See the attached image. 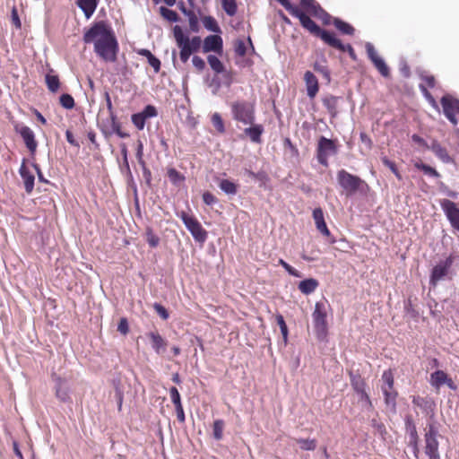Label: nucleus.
Segmentation results:
<instances>
[{
  "label": "nucleus",
  "instance_id": "2eb2a0df",
  "mask_svg": "<svg viewBox=\"0 0 459 459\" xmlns=\"http://www.w3.org/2000/svg\"><path fill=\"white\" fill-rule=\"evenodd\" d=\"M157 116V108L153 105H147L141 112L133 114L131 120L138 130H143L145 126L146 119L152 118Z\"/></svg>",
  "mask_w": 459,
  "mask_h": 459
},
{
  "label": "nucleus",
  "instance_id": "3c124183",
  "mask_svg": "<svg viewBox=\"0 0 459 459\" xmlns=\"http://www.w3.org/2000/svg\"><path fill=\"white\" fill-rule=\"evenodd\" d=\"M314 70L316 73H319L323 75V77L327 81L330 82L331 76H330V71L328 67L323 64H320L318 62H316L313 65Z\"/></svg>",
  "mask_w": 459,
  "mask_h": 459
},
{
  "label": "nucleus",
  "instance_id": "bf43d9fd",
  "mask_svg": "<svg viewBox=\"0 0 459 459\" xmlns=\"http://www.w3.org/2000/svg\"><path fill=\"white\" fill-rule=\"evenodd\" d=\"M169 395L174 406L181 405V396L177 387L172 386L169 388Z\"/></svg>",
  "mask_w": 459,
  "mask_h": 459
},
{
  "label": "nucleus",
  "instance_id": "e2e57ef3",
  "mask_svg": "<svg viewBox=\"0 0 459 459\" xmlns=\"http://www.w3.org/2000/svg\"><path fill=\"white\" fill-rule=\"evenodd\" d=\"M117 331L124 335L128 333L129 324L126 317L120 318L119 323L117 325Z\"/></svg>",
  "mask_w": 459,
  "mask_h": 459
},
{
  "label": "nucleus",
  "instance_id": "39448f33",
  "mask_svg": "<svg viewBox=\"0 0 459 459\" xmlns=\"http://www.w3.org/2000/svg\"><path fill=\"white\" fill-rule=\"evenodd\" d=\"M299 20L303 28L314 36L320 38L325 44L333 32L321 29L307 14L299 10L294 16Z\"/></svg>",
  "mask_w": 459,
  "mask_h": 459
},
{
  "label": "nucleus",
  "instance_id": "7ed1b4c3",
  "mask_svg": "<svg viewBox=\"0 0 459 459\" xmlns=\"http://www.w3.org/2000/svg\"><path fill=\"white\" fill-rule=\"evenodd\" d=\"M232 118L245 126L255 121V104L247 100H236L230 104Z\"/></svg>",
  "mask_w": 459,
  "mask_h": 459
},
{
  "label": "nucleus",
  "instance_id": "4c0bfd02",
  "mask_svg": "<svg viewBox=\"0 0 459 459\" xmlns=\"http://www.w3.org/2000/svg\"><path fill=\"white\" fill-rule=\"evenodd\" d=\"M300 4L314 16L316 15V13L319 12V9H322L320 4L315 0H301Z\"/></svg>",
  "mask_w": 459,
  "mask_h": 459
},
{
  "label": "nucleus",
  "instance_id": "f8f14e48",
  "mask_svg": "<svg viewBox=\"0 0 459 459\" xmlns=\"http://www.w3.org/2000/svg\"><path fill=\"white\" fill-rule=\"evenodd\" d=\"M366 52L369 60L373 63L374 66L377 69L383 77H388L390 71L385 60L377 55V50L372 43L367 42L365 44Z\"/></svg>",
  "mask_w": 459,
  "mask_h": 459
},
{
  "label": "nucleus",
  "instance_id": "1a4fd4ad",
  "mask_svg": "<svg viewBox=\"0 0 459 459\" xmlns=\"http://www.w3.org/2000/svg\"><path fill=\"white\" fill-rule=\"evenodd\" d=\"M445 117L454 126L458 124L456 113H459V100L449 95H445L440 100Z\"/></svg>",
  "mask_w": 459,
  "mask_h": 459
},
{
  "label": "nucleus",
  "instance_id": "e433bc0d",
  "mask_svg": "<svg viewBox=\"0 0 459 459\" xmlns=\"http://www.w3.org/2000/svg\"><path fill=\"white\" fill-rule=\"evenodd\" d=\"M296 442L299 445L300 449L304 451H314L316 448V440L309 438H298Z\"/></svg>",
  "mask_w": 459,
  "mask_h": 459
},
{
  "label": "nucleus",
  "instance_id": "0eeeda50",
  "mask_svg": "<svg viewBox=\"0 0 459 459\" xmlns=\"http://www.w3.org/2000/svg\"><path fill=\"white\" fill-rule=\"evenodd\" d=\"M337 147L332 139L321 136L316 148V159L323 166H328V158L336 154Z\"/></svg>",
  "mask_w": 459,
  "mask_h": 459
},
{
  "label": "nucleus",
  "instance_id": "79ce46f5",
  "mask_svg": "<svg viewBox=\"0 0 459 459\" xmlns=\"http://www.w3.org/2000/svg\"><path fill=\"white\" fill-rule=\"evenodd\" d=\"M416 168L420 170H421L425 175L432 178H439L440 174L431 166L425 164V163H417Z\"/></svg>",
  "mask_w": 459,
  "mask_h": 459
},
{
  "label": "nucleus",
  "instance_id": "2f4dec72",
  "mask_svg": "<svg viewBox=\"0 0 459 459\" xmlns=\"http://www.w3.org/2000/svg\"><path fill=\"white\" fill-rule=\"evenodd\" d=\"M333 23L334 27L344 35H353L355 29L348 22L342 21L340 18H333Z\"/></svg>",
  "mask_w": 459,
  "mask_h": 459
},
{
  "label": "nucleus",
  "instance_id": "aec40b11",
  "mask_svg": "<svg viewBox=\"0 0 459 459\" xmlns=\"http://www.w3.org/2000/svg\"><path fill=\"white\" fill-rule=\"evenodd\" d=\"M326 44L332 48H334L342 52H347L352 60L357 59L354 48L350 44H343L339 39H337L334 33L332 34Z\"/></svg>",
  "mask_w": 459,
  "mask_h": 459
},
{
  "label": "nucleus",
  "instance_id": "a211bd4d",
  "mask_svg": "<svg viewBox=\"0 0 459 459\" xmlns=\"http://www.w3.org/2000/svg\"><path fill=\"white\" fill-rule=\"evenodd\" d=\"M223 48V40L219 35H209L204 40L203 50L204 52H217L221 53Z\"/></svg>",
  "mask_w": 459,
  "mask_h": 459
},
{
  "label": "nucleus",
  "instance_id": "49530a36",
  "mask_svg": "<svg viewBox=\"0 0 459 459\" xmlns=\"http://www.w3.org/2000/svg\"><path fill=\"white\" fill-rule=\"evenodd\" d=\"M247 45L244 39H238L234 42V52L238 56H244L247 54Z\"/></svg>",
  "mask_w": 459,
  "mask_h": 459
},
{
  "label": "nucleus",
  "instance_id": "473e14b6",
  "mask_svg": "<svg viewBox=\"0 0 459 459\" xmlns=\"http://www.w3.org/2000/svg\"><path fill=\"white\" fill-rule=\"evenodd\" d=\"M219 187L223 193L229 195H235L238 192L237 185L229 179H221L219 182Z\"/></svg>",
  "mask_w": 459,
  "mask_h": 459
},
{
  "label": "nucleus",
  "instance_id": "f03ea898",
  "mask_svg": "<svg viewBox=\"0 0 459 459\" xmlns=\"http://www.w3.org/2000/svg\"><path fill=\"white\" fill-rule=\"evenodd\" d=\"M337 181L340 186L344 190L347 196H351L356 192L365 194L368 189V186L364 180L344 169L338 171Z\"/></svg>",
  "mask_w": 459,
  "mask_h": 459
},
{
  "label": "nucleus",
  "instance_id": "de8ad7c7",
  "mask_svg": "<svg viewBox=\"0 0 459 459\" xmlns=\"http://www.w3.org/2000/svg\"><path fill=\"white\" fill-rule=\"evenodd\" d=\"M59 100L62 107L66 109H72L75 105L73 96L68 93H63L60 96Z\"/></svg>",
  "mask_w": 459,
  "mask_h": 459
},
{
  "label": "nucleus",
  "instance_id": "37998d69",
  "mask_svg": "<svg viewBox=\"0 0 459 459\" xmlns=\"http://www.w3.org/2000/svg\"><path fill=\"white\" fill-rule=\"evenodd\" d=\"M380 159L382 163L394 174L397 179L402 180V175L399 172L396 164L393 160H389L386 156H381Z\"/></svg>",
  "mask_w": 459,
  "mask_h": 459
},
{
  "label": "nucleus",
  "instance_id": "09e8293b",
  "mask_svg": "<svg viewBox=\"0 0 459 459\" xmlns=\"http://www.w3.org/2000/svg\"><path fill=\"white\" fill-rule=\"evenodd\" d=\"M212 123L220 134L225 133V126L221 118V116L219 113H214L212 116Z\"/></svg>",
  "mask_w": 459,
  "mask_h": 459
},
{
  "label": "nucleus",
  "instance_id": "0e129e2a",
  "mask_svg": "<svg viewBox=\"0 0 459 459\" xmlns=\"http://www.w3.org/2000/svg\"><path fill=\"white\" fill-rule=\"evenodd\" d=\"M315 16L321 19L325 25H329L331 23L332 16L323 8L319 9V12L316 13Z\"/></svg>",
  "mask_w": 459,
  "mask_h": 459
},
{
  "label": "nucleus",
  "instance_id": "8fccbe9b",
  "mask_svg": "<svg viewBox=\"0 0 459 459\" xmlns=\"http://www.w3.org/2000/svg\"><path fill=\"white\" fill-rule=\"evenodd\" d=\"M173 34L178 47L183 45L184 41L188 38V36L185 35L182 28L178 25H176L173 28Z\"/></svg>",
  "mask_w": 459,
  "mask_h": 459
},
{
  "label": "nucleus",
  "instance_id": "c756f323",
  "mask_svg": "<svg viewBox=\"0 0 459 459\" xmlns=\"http://www.w3.org/2000/svg\"><path fill=\"white\" fill-rule=\"evenodd\" d=\"M202 44L201 38L199 36H195L191 39L187 38L183 45L178 47L179 48H184L188 50L190 53H195L200 49Z\"/></svg>",
  "mask_w": 459,
  "mask_h": 459
},
{
  "label": "nucleus",
  "instance_id": "dca6fc26",
  "mask_svg": "<svg viewBox=\"0 0 459 459\" xmlns=\"http://www.w3.org/2000/svg\"><path fill=\"white\" fill-rule=\"evenodd\" d=\"M146 336L150 339L154 352L157 355H163L167 350L168 342L157 331L149 332Z\"/></svg>",
  "mask_w": 459,
  "mask_h": 459
},
{
  "label": "nucleus",
  "instance_id": "864d4df0",
  "mask_svg": "<svg viewBox=\"0 0 459 459\" xmlns=\"http://www.w3.org/2000/svg\"><path fill=\"white\" fill-rule=\"evenodd\" d=\"M278 264L280 265H281L290 275H291L293 277H297V278H301L302 277V274L298 270H296L294 267L290 265L283 259L280 258L279 261H278Z\"/></svg>",
  "mask_w": 459,
  "mask_h": 459
},
{
  "label": "nucleus",
  "instance_id": "bb28decb",
  "mask_svg": "<svg viewBox=\"0 0 459 459\" xmlns=\"http://www.w3.org/2000/svg\"><path fill=\"white\" fill-rule=\"evenodd\" d=\"M430 150L444 163H450L452 161V159L447 153L446 148H444L438 142L434 141L431 143Z\"/></svg>",
  "mask_w": 459,
  "mask_h": 459
},
{
  "label": "nucleus",
  "instance_id": "9d476101",
  "mask_svg": "<svg viewBox=\"0 0 459 459\" xmlns=\"http://www.w3.org/2000/svg\"><path fill=\"white\" fill-rule=\"evenodd\" d=\"M14 131L22 138L30 154L34 155L38 143L32 129L22 123H17L14 125Z\"/></svg>",
  "mask_w": 459,
  "mask_h": 459
},
{
  "label": "nucleus",
  "instance_id": "6e6552de",
  "mask_svg": "<svg viewBox=\"0 0 459 459\" xmlns=\"http://www.w3.org/2000/svg\"><path fill=\"white\" fill-rule=\"evenodd\" d=\"M453 265V258L446 257L439 261L433 268L430 273L429 284L435 287L440 281H444L448 275Z\"/></svg>",
  "mask_w": 459,
  "mask_h": 459
},
{
  "label": "nucleus",
  "instance_id": "9b49d317",
  "mask_svg": "<svg viewBox=\"0 0 459 459\" xmlns=\"http://www.w3.org/2000/svg\"><path fill=\"white\" fill-rule=\"evenodd\" d=\"M52 379L54 382L56 397L62 403L71 402V389L68 381L55 373L52 374Z\"/></svg>",
  "mask_w": 459,
  "mask_h": 459
},
{
  "label": "nucleus",
  "instance_id": "69168bd1",
  "mask_svg": "<svg viewBox=\"0 0 459 459\" xmlns=\"http://www.w3.org/2000/svg\"><path fill=\"white\" fill-rule=\"evenodd\" d=\"M203 201L206 205H213L218 202V199L210 192L203 194Z\"/></svg>",
  "mask_w": 459,
  "mask_h": 459
},
{
  "label": "nucleus",
  "instance_id": "72a5a7b5",
  "mask_svg": "<svg viewBox=\"0 0 459 459\" xmlns=\"http://www.w3.org/2000/svg\"><path fill=\"white\" fill-rule=\"evenodd\" d=\"M207 62L212 68V71H214L216 74H221L225 72V66L221 63V61L214 55H209L207 56Z\"/></svg>",
  "mask_w": 459,
  "mask_h": 459
},
{
  "label": "nucleus",
  "instance_id": "cd10ccee",
  "mask_svg": "<svg viewBox=\"0 0 459 459\" xmlns=\"http://www.w3.org/2000/svg\"><path fill=\"white\" fill-rule=\"evenodd\" d=\"M318 281L314 278H308L299 283V290L305 295L313 293L318 287Z\"/></svg>",
  "mask_w": 459,
  "mask_h": 459
},
{
  "label": "nucleus",
  "instance_id": "4d7b16f0",
  "mask_svg": "<svg viewBox=\"0 0 459 459\" xmlns=\"http://www.w3.org/2000/svg\"><path fill=\"white\" fill-rule=\"evenodd\" d=\"M146 240L151 247H156L160 243L159 237L153 233L152 229L147 230Z\"/></svg>",
  "mask_w": 459,
  "mask_h": 459
},
{
  "label": "nucleus",
  "instance_id": "4be33fe9",
  "mask_svg": "<svg viewBox=\"0 0 459 459\" xmlns=\"http://www.w3.org/2000/svg\"><path fill=\"white\" fill-rule=\"evenodd\" d=\"M249 126L244 129V134L249 137L251 142L260 143L262 142L261 136L264 132V126L253 122L248 125Z\"/></svg>",
  "mask_w": 459,
  "mask_h": 459
},
{
  "label": "nucleus",
  "instance_id": "6e6d98bb",
  "mask_svg": "<svg viewBox=\"0 0 459 459\" xmlns=\"http://www.w3.org/2000/svg\"><path fill=\"white\" fill-rule=\"evenodd\" d=\"M189 22V28L193 32H198L200 30L198 18L195 13H186Z\"/></svg>",
  "mask_w": 459,
  "mask_h": 459
},
{
  "label": "nucleus",
  "instance_id": "20e7f679",
  "mask_svg": "<svg viewBox=\"0 0 459 459\" xmlns=\"http://www.w3.org/2000/svg\"><path fill=\"white\" fill-rule=\"evenodd\" d=\"M328 307L324 301H317L312 313V320L316 338L324 341L328 333L327 312Z\"/></svg>",
  "mask_w": 459,
  "mask_h": 459
},
{
  "label": "nucleus",
  "instance_id": "393cba45",
  "mask_svg": "<svg viewBox=\"0 0 459 459\" xmlns=\"http://www.w3.org/2000/svg\"><path fill=\"white\" fill-rule=\"evenodd\" d=\"M341 97H336L333 95H328L323 98L322 102L324 107L327 109L328 113L333 117H336L338 114V103L341 100Z\"/></svg>",
  "mask_w": 459,
  "mask_h": 459
},
{
  "label": "nucleus",
  "instance_id": "a19ab883",
  "mask_svg": "<svg viewBox=\"0 0 459 459\" xmlns=\"http://www.w3.org/2000/svg\"><path fill=\"white\" fill-rule=\"evenodd\" d=\"M383 385L381 389H393L394 388V376L391 370H385L381 378Z\"/></svg>",
  "mask_w": 459,
  "mask_h": 459
},
{
  "label": "nucleus",
  "instance_id": "a18cd8bd",
  "mask_svg": "<svg viewBox=\"0 0 459 459\" xmlns=\"http://www.w3.org/2000/svg\"><path fill=\"white\" fill-rule=\"evenodd\" d=\"M224 421L222 420H216L213 422L212 430L213 437L216 440H221L223 436Z\"/></svg>",
  "mask_w": 459,
  "mask_h": 459
},
{
  "label": "nucleus",
  "instance_id": "f3484780",
  "mask_svg": "<svg viewBox=\"0 0 459 459\" xmlns=\"http://www.w3.org/2000/svg\"><path fill=\"white\" fill-rule=\"evenodd\" d=\"M405 429L410 438V446L413 449V453L417 455L419 452L418 443H419V435L416 429V425L413 422L412 419L410 416H406L405 420Z\"/></svg>",
  "mask_w": 459,
  "mask_h": 459
},
{
  "label": "nucleus",
  "instance_id": "774afa93",
  "mask_svg": "<svg viewBox=\"0 0 459 459\" xmlns=\"http://www.w3.org/2000/svg\"><path fill=\"white\" fill-rule=\"evenodd\" d=\"M147 61L148 64L153 68L155 73H158L160 70V61L154 55L151 56Z\"/></svg>",
  "mask_w": 459,
  "mask_h": 459
},
{
  "label": "nucleus",
  "instance_id": "680f3d73",
  "mask_svg": "<svg viewBox=\"0 0 459 459\" xmlns=\"http://www.w3.org/2000/svg\"><path fill=\"white\" fill-rule=\"evenodd\" d=\"M281 4L292 15L295 16L300 10L298 6L292 4L290 0H283Z\"/></svg>",
  "mask_w": 459,
  "mask_h": 459
},
{
  "label": "nucleus",
  "instance_id": "412c9836",
  "mask_svg": "<svg viewBox=\"0 0 459 459\" xmlns=\"http://www.w3.org/2000/svg\"><path fill=\"white\" fill-rule=\"evenodd\" d=\"M304 80L306 83L307 96L310 99H314L319 90L317 78L312 72L307 71L304 74Z\"/></svg>",
  "mask_w": 459,
  "mask_h": 459
},
{
  "label": "nucleus",
  "instance_id": "6ab92c4d",
  "mask_svg": "<svg viewBox=\"0 0 459 459\" xmlns=\"http://www.w3.org/2000/svg\"><path fill=\"white\" fill-rule=\"evenodd\" d=\"M19 173L23 181L25 192L28 195L31 194L34 188L35 177L26 167L24 160L19 169Z\"/></svg>",
  "mask_w": 459,
  "mask_h": 459
},
{
  "label": "nucleus",
  "instance_id": "13d9d810",
  "mask_svg": "<svg viewBox=\"0 0 459 459\" xmlns=\"http://www.w3.org/2000/svg\"><path fill=\"white\" fill-rule=\"evenodd\" d=\"M438 429L435 423H429L424 438H437Z\"/></svg>",
  "mask_w": 459,
  "mask_h": 459
},
{
  "label": "nucleus",
  "instance_id": "7c9ffc66",
  "mask_svg": "<svg viewBox=\"0 0 459 459\" xmlns=\"http://www.w3.org/2000/svg\"><path fill=\"white\" fill-rule=\"evenodd\" d=\"M448 376L443 370H436L430 375V383L431 385L439 388L441 385H445L447 381Z\"/></svg>",
  "mask_w": 459,
  "mask_h": 459
},
{
  "label": "nucleus",
  "instance_id": "ddd939ff",
  "mask_svg": "<svg viewBox=\"0 0 459 459\" xmlns=\"http://www.w3.org/2000/svg\"><path fill=\"white\" fill-rule=\"evenodd\" d=\"M440 207L450 222L452 228L459 231V208L449 199L440 201Z\"/></svg>",
  "mask_w": 459,
  "mask_h": 459
},
{
  "label": "nucleus",
  "instance_id": "b1692460",
  "mask_svg": "<svg viewBox=\"0 0 459 459\" xmlns=\"http://www.w3.org/2000/svg\"><path fill=\"white\" fill-rule=\"evenodd\" d=\"M425 439V454L429 459H440L438 452L439 443L437 438H424Z\"/></svg>",
  "mask_w": 459,
  "mask_h": 459
},
{
  "label": "nucleus",
  "instance_id": "f257e3e1",
  "mask_svg": "<svg viewBox=\"0 0 459 459\" xmlns=\"http://www.w3.org/2000/svg\"><path fill=\"white\" fill-rule=\"evenodd\" d=\"M86 44H94V52L103 61L114 63L119 50L112 28L105 22H97L83 34Z\"/></svg>",
  "mask_w": 459,
  "mask_h": 459
},
{
  "label": "nucleus",
  "instance_id": "ea45409f",
  "mask_svg": "<svg viewBox=\"0 0 459 459\" xmlns=\"http://www.w3.org/2000/svg\"><path fill=\"white\" fill-rule=\"evenodd\" d=\"M160 13L164 19L171 22H177L179 19L177 12L168 7H160Z\"/></svg>",
  "mask_w": 459,
  "mask_h": 459
},
{
  "label": "nucleus",
  "instance_id": "c9c22d12",
  "mask_svg": "<svg viewBox=\"0 0 459 459\" xmlns=\"http://www.w3.org/2000/svg\"><path fill=\"white\" fill-rule=\"evenodd\" d=\"M203 24H204V27L207 30H210V31H212L215 33L221 32V28L218 25V22H216V20L212 16H205L203 19Z\"/></svg>",
  "mask_w": 459,
  "mask_h": 459
},
{
  "label": "nucleus",
  "instance_id": "423d86ee",
  "mask_svg": "<svg viewBox=\"0 0 459 459\" xmlns=\"http://www.w3.org/2000/svg\"><path fill=\"white\" fill-rule=\"evenodd\" d=\"M178 217L181 219L186 228L190 231L193 238L199 241L204 242L207 238V232L203 229L201 223L194 217L189 216L186 212H178Z\"/></svg>",
  "mask_w": 459,
  "mask_h": 459
},
{
  "label": "nucleus",
  "instance_id": "338daca9",
  "mask_svg": "<svg viewBox=\"0 0 459 459\" xmlns=\"http://www.w3.org/2000/svg\"><path fill=\"white\" fill-rule=\"evenodd\" d=\"M192 63H193V65L198 71H203L205 68V62H204V60L202 57L198 56H193Z\"/></svg>",
  "mask_w": 459,
  "mask_h": 459
},
{
  "label": "nucleus",
  "instance_id": "603ef678",
  "mask_svg": "<svg viewBox=\"0 0 459 459\" xmlns=\"http://www.w3.org/2000/svg\"><path fill=\"white\" fill-rule=\"evenodd\" d=\"M276 322L281 329L282 338H283L284 342H286L287 339H288L289 331H288V327L285 323L284 317L281 314H278L276 316Z\"/></svg>",
  "mask_w": 459,
  "mask_h": 459
},
{
  "label": "nucleus",
  "instance_id": "5fc2aeb1",
  "mask_svg": "<svg viewBox=\"0 0 459 459\" xmlns=\"http://www.w3.org/2000/svg\"><path fill=\"white\" fill-rule=\"evenodd\" d=\"M412 403L414 405H416L425 411L430 410L431 405H432L430 401L427 400L426 398L420 397V396L413 397Z\"/></svg>",
  "mask_w": 459,
  "mask_h": 459
},
{
  "label": "nucleus",
  "instance_id": "f704fd0d",
  "mask_svg": "<svg viewBox=\"0 0 459 459\" xmlns=\"http://www.w3.org/2000/svg\"><path fill=\"white\" fill-rule=\"evenodd\" d=\"M45 81H46L48 89L51 92H56L58 91V89L60 87V82H59V78L57 75L47 74L45 76Z\"/></svg>",
  "mask_w": 459,
  "mask_h": 459
},
{
  "label": "nucleus",
  "instance_id": "5701e85b",
  "mask_svg": "<svg viewBox=\"0 0 459 459\" xmlns=\"http://www.w3.org/2000/svg\"><path fill=\"white\" fill-rule=\"evenodd\" d=\"M313 219L315 221L317 230L320 231L324 236L329 237L331 233L325 221L323 210L320 207L314 209Z\"/></svg>",
  "mask_w": 459,
  "mask_h": 459
},
{
  "label": "nucleus",
  "instance_id": "c85d7f7f",
  "mask_svg": "<svg viewBox=\"0 0 459 459\" xmlns=\"http://www.w3.org/2000/svg\"><path fill=\"white\" fill-rule=\"evenodd\" d=\"M385 403L394 413L396 412V397L397 392L393 389H382Z\"/></svg>",
  "mask_w": 459,
  "mask_h": 459
},
{
  "label": "nucleus",
  "instance_id": "c03bdc74",
  "mask_svg": "<svg viewBox=\"0 0 459 459\" xmlns=\"http://www.w3.org/2000/svg\"><path fill=\"white\" fill-rule=\"evenodd\" d=\"M168 177L170 182L175 186L185 180V177L174 168L168 169Z\"/></svg>",
  "mask_w": 459,
  "mask_h": 459
},
{
  "label": "nucleus",
  "instance_id": "a878e982",
  "mask_svg": "<svg viewBox=\"0 0 459 459\" xmlns=\"http://www.w3.org/2000/svg\"><path fill=\"white\" fill-rule=\"evenodd\" d=\"M78 7L82 11L85 17L89 19L95 12L98 0H77Z\"/></svg>",
  "mask_w": 459,
  "mask_h": 459
},
{
  "label": "nucleus",
  "instance_id": "4468645a",
  "mask_svg": "<svg viewBox=\"0 0 459 459\" xmlns=\"http://www.w3.org/2000/svg\"><path fill=\"white\" fill-rule=\"evenodd\" d=\"M351 382L354 391L359 397V402L361 403L362 406L367 410H371L372 403L368 394L366 392V385L364 380L359 376L351 375Z\"/></svg>",
  "mask_w": 459,
  "mask_h": 459
},
{
  "label": "nucleus",
  "instance_id": "052dcab7",
  "mask_svg": "<svg viewBox=\"0 0 459 459\" xmlns=\"http://www.w3.org/2000/svg\"><path fill=\"white\" fill-rule=\"evenodd\" d=\"M153 308L157 312V314L164 320L168 319L169 316V314L168 310L160 303H154Z\"/></svg>",
  "mask_w": 459,
  "mask_h": 459
},
{
  "label": "nucleus",
  "instance_id": "58836bf2",
  "mask_svg": "<svg viewBox=\"0 0 459 459\" xmlns=\"http://www.w3.org/2000/svg\"><path fill=\"white\" fill-rule=\"evenodd\" d=\"M221 4L224 12L229 16H234L238 11L236 0H221Z\"/></svg>",
  "mask_w": 459,
  "mask_h": 459
}]
</instances>
